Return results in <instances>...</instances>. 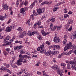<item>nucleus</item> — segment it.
Segmentation results:
<instances>
[{"instance_id":"nucleus-62","label":"nucleus","mask_w":76,"mask_h":76,"mask_svg":"<svg viewBox=\"0 0 76 76\" xmlns=\"http://www.w3.org/2000/svg\"><path fill=\"white\" fill-rule=\"evenodd\" d=\"M42 73H43V75L44 76H45V74H46V73H45V71H43L42 72Z\"/></svg>"},{"instance_id":"nucleus-58","label":"nucleus","mask_w":76,"mask_h":76,"mask_svg":"<svg viewBox=\"0 0 76 76\" xmlns=\"http://www.w3.org/2000/svg\"><path fill=\"white\" fill-rule=\"evenodd\" d=\"M72 30V27H70L68 30V31H67V32H68V31H71Z\"/></svg>"},{"instance_id":"nucleus-27","label":"nucleus","mask_w":76,"mask_h":76,"mask_svg":"<svg viewBox=\"0 0 76 76\" xmlns=\"http://www.w3.org/2000/svg\"><path fill=\"white\" fill-rule=\"evenodd\" d=\"M9 8V6L7 5V6L3 8V10H8Z\"/></svg>"},{"instance_id":"nucleus-60","label":"nucleus","mask_w":76,"mask_h":76,"mask_svg":"<svg viewBox=\"0 0 76 76\" xmlns=\"http://www.w3.org/2000/svg\"><path fill=\"white\" fill-rule=\"evenodd\" d=\"M12 22V19H10L7 22V24H9V23H10Z\"/></svg>"},{"instance_id":"nucleus-25","label":"nucleus","mask_w":76,"mask_h":76,"mask_svg":"<svg viewBox=\"0 0 76 76\" xmlns=\"http://www.w3.org/2000/svg\"><path fill=\"white\" fill-rule=\"evenodd\" d=\"M62 28V26H57L56 30L57 31H60V29L61 28Z\"/></svg>"},{"instance_id":"nucleus-13","label":"nucleus","mask_w":76,"mask_h":76,"mask_svg":"<svg viewBox=\"0 0 76 76\" xmlns=\"http://www.w3.org/2000/svg\"><path fill=\"white\" fill-rule=\"evenodd\" d=\"M51 3H52V1L48 2V1H45L41 4V5L42 6L44 4H51Z\"/></svg>"},{"instance_id":"nucleus-47","label":"nucleus","mask_w":76,"mask_h":76,"mask_svg":"<svg viewBox=\"0 0 76 76\" xmlns=\"http://www.w3.org/2000/svg\"><path fill=\"white\" fill-rule=\"evenodd\" d=\"M7 6H8L7 4H2V7L3 8H4V7H5Z\"/></svg>"},{"instance_id":"nucleus-64","label":"nucleus","mask_w":76,"mask_h":76,"mask_svg":"<svg viewBox=\"0 0 76 76\" xmlns=\"http://www.w3.org/2000/svg\"><path fill=\"white\" fill-rule=\"evenodd\" d=\"M14 40H15L14 39H13L12 38L10 40V42H13L14 41Z\"/></svg>"},{"instance_id":"nucleus-24","label":"nucleus","mask_w":76,"mask_h":76,"mask_svg":"<svg viewBox=\"0 0 76 76\" xmlns=\"http://www.w3.org/2000/svg\"><path fill=\"white\" fill-rule=\"evenodd\" d=\"M35 4L34 3H32L31 5L29 7V8L31 9H32L34 6H35Z\"/></svg>"},{"instance_id":"nucleus-17","label":"nucleus","mask_w":76,"mask_h":76,"mask_svg":"<svg viewBox=\"0 0 76 76\" xmlns=\"http://www.w3.org/2000/svg\"><path fill=\"white\" fill-rule=\"evenodd\" d=\"M28 1L27 0L25 1V2H22L21 4V5H24V6H28Z\"/></svg>"},{"instance_id":"nucleus-38","label":"nucleus","mask_w":76,"mask_h":76,"mask_svg":"<svg viewBox=\"0 0 76 76\" xmlns=\"http://www.w3.org/2000/svg\"><path fill=\"white\" fill-rule=\"evenodd\" d=\"M71 50H70L68 52L66 53V54H67V55H69L70 54H71V53H72V52L74 53V52H73V51H72Z\"/></svg>"},{"instance_id":"nucleus-59","label":"nucleus","mask_w":76,"mask_h":76,"mask_svg":"<svg viewBox=\"0 0 76 76\" xmlns=\"http://www.w3.org/2000/svg\"><path fill=\"white\" fill-rule=\"evenodd\" d=\"M61 66H63V67H66V64H61Z\"/></svg>"},{"instance_id":"nucleus-33","label":"nucleus","mask_w":76,"mask_h":76,"mask_svg":"<svg viewBox=\"0 0 76 76\" xmlns=\"http://www.w3.org/2000/svg\"><path fill=\"white\" fill-rule=\"evenodd\" d=\"M10 26V27L12 29H13L16 26V25L14 24H11Z\"/></svg>"},{"instance_id":"nucleus-41","label":"nucleus","mask_w":76,"mask_h":76,"mask_svg":"<svg viewBox=\"0 0 76 76\" xmlns=\"http://www.w3.org/2000/svg\"><path fill=\"white\" fill-rule=\"evenodd\" d=\"M45 44L48 45V46H50V44H51V43L49 42V41H46L45 42Z\"/></svg>"},{"instance_id":"nucleus-21","label":"nucleus","mask_w":76,"mask_h":76,"mask_svg":"<svg viewBox=\"0 0 76 76\" xmlns=\"http://www.w3.org/2000/svg\"><path fill=\"white\" fill-rule=\"evenodd\" d=\"M19 36L20 38H23V34L22 33V31H20L19 32Z\"/></svg>"},{"instance_id":"nucleus-16","label":"nucleus","mask_w":76,"mask_h":76,"mask_svg":"<svg viewBox=\"0 0 76 76\" xmlns=\"http://www.w3.org/2000/svg\"><path fill=\"white\" fill-rule=\"evenodd\" d=\"M11 31H12V28L10 26L9 27V26H8L6 28V29L5 30V31H6L8 32H10Z\"/></svg>"},{"instance_id":"nucleus-35","label":"nucleus","mask_w":76,"mask_h":76,"mask_svg":"<svg viewBox=\"0 0 76 76\" xmlns=\"http://www.w3.org/2000/svg\"><path fill=\"white\" fill-rule=\"evenodd\" d=\"M65 2L64 1H63L61 2H59L57 4V6H59L60 4H64V3H65Z\"/></svg>"},{"instance_id":"nucleus-1","label":"nucleus","mask_w":76,"mask_h":76,"mask_svg":"<svg viewBox=\"0 0 76 76\" xmlns=\"http://www.w3.org/2000/svg\"><path fill=\"white\" fill-rule=\"evenodd\" d=\"M44 12V10L43 9L39 8L37 12H35L34 11L33 12V14L30 16V18L32 20H34V16H37V15H40L41 13H43Z\"/></svg>"},{"instance_id":"nucleus-29","label":"nucleus","mask_w":76,"mask_h":76,"mask_svg":"<svg viewBox=\"0 0 76 76\" xmlns=\"http://www.w3.org/2000/svg\"><path fill=\"white\" fill-rule=\"evenodd\" d=\"M59 52L58 51H52V55H54L55 54H58Z\"/></svg>"},{"instance_id":"nucleus-14","label":"nucleus","mask_w":76,"mask_h":76,"mask_svg":"<svg viewBox=\"0 0 76 76\" xmlns=\"http://www.w3.org/2000/svg\"><path fill=\"white\" fill-rule=\"evenodd\" d=\"M15 59H16V56L12 57V59L10 61V64L11 66L13 65V61L15 60Z\"/></svg>"},{"instance_id":"nucleus-12","label":"nucleus","mask_w":76,"mask_h":76,"mask_svg":"<svg viewBox=\"0 0 76 76\" xmlns=\"http://www.w3.org/2000/svg\"><path fill=\"white\" fill-rule=\"evenodd\" d=\"M41 32L42 35H43L44 36H45V35H48L49 34H50V33H51V32L50 31L45 32L44 31V30H42L41 31Z\"/></svg>"},{"instance_id":"nucleus-39","label":"nucleus","mask_w":76,"mask_h":76,"mask_svg":"<svg viewBox=\"0 0 76 76\" xmlns=\"http://www.w3.org/2000/svg\"><path fill=\"white\" fill-rule=\"evenodd\" d=\"M3 64L4 66H5V67H9V66H10V65L8 64L4 63Z\"/></svg>"},{"instance_id":"nucleus-31","label":"nucleus","mask_w":76,"mask_h":76,"mask_svg":"<svg viewBox=\"0 0 76 76\" xmlns=\"http://www.w3.org/2000/svg\"><path fill=\"white\" fill-rule=\"evenodd\" d=\"M24 56V57L25 58L27 59V58H31V56H27L26 55H25Z\"/></svg>"},{"instance_id":"nucleus-2","label":"nucleus","mask_w":76,"mask_h":76,"mask_svg":"<svg viewBox=\"0 0 76 76\" xmlns=\"http://www.w3.org/2000/svg\"><path fill=\"white\" fill-rule=\"evenodd\" d=\"M44 44H42L37 49V51H40V53H45V54H47L48 56H49L48 53L46 52L45 49L44 48Z\"/></svg>"},{"instance_id":"nucleus-32","label":"nucleus","mask_w":76,"mask_h":76,"mask_svg":"<svg viewBox=\"0 0 76 76\" xmlns=\"http://www.w3.org/2000/svg\"><path fill=\"white\" fill-rule=\"evenodd\" d=\"M7 69H6V68L4 67V68H0V70H2V71H6L7 70Z\"/></svg>"},{"instance_id":"nucleus-57","label":"nucleus","mask_w":76,"mask_h":76,"mask_svg":"<svg viewBox=\"0 0 76 76\" xmlns=\"http://www.w3.org/2000/svg\"><path fill=\"white\" fill-rule=\"evenodd\" d=\"M54 45H50L49 47V48H53L54 49Z\"/></svg>"},{"instance_id":"nucleus-23","label":"nucleus","mask_w":76,"mask_h":76,"mask_svg":"<svg viewBox=\"0 0 76 76\" xmlns=\"http://www.w3.org/2000/svg\"><path fill=\"white\" fill-rule=\"evenodd\" d=\"M12 44L11 42H7V43L3 44V46H6V45H10Z\"/></svg>"},{"instance_id":"nucleus-26","label":"nucleus","mask_w":76,"mask_h":76,"mask_svg":"<svg viewBox=\"0 0 76 76\" xmlns=\"http://www.w3.org/2000/svg\"><path fill=\"white\" fill-rule=\"evenodd\" d=\"M5 18V16H1L0 15V19L1 20H4V19Z\"/></svg>"},{"instance_id":"nucleus-20","label":"nucleus","mask_w":76,"mask_h":76,"mask_svg":"<svg viewBox=\"0 0 76 76\" xmlns=\"http://www.w3.org/2000/svg\"><path fill=\"white\" fill-rule=\"evenodd\" d=\"M56 20L55 17L54 16H52L50 19V21H51L52 22H54Z\"/></svg>"},{"instance_id":"nucleus-43","label":"nucleus","mask_w":76,"mask_h":76,"mask_svg":"<svg viewBox=\"0 0 76 76\" xmlns=\"http://www.w3.org/2000/svg\"><path fill=\"white\" fill-rule=\"evenodd\" d=\"M3 53L4 56H6L8 54V52H7L6 51H4L3 52Z\"/></svg>"},{"instance_id":"nucleus-18","label":"nucleus","mask_w":76,"mask_h":76,"mask_svg":"<svg viewBox=\"0 0 76 76\" xmlns=\"http://www.w3.org/2000/svg\"><path fill=\"white\" fill-rule=\"evenodd\" d=\"M74 33L75 34L73 35V36H72L71 37L72 40H73V39H75V38H76V31H74Z\"/></svg>"},{"instance_id":"nucleus-37","label":"nucleus","mask_w":76,"mask_h":76,"mask_svg":"<svg viewBox=\"0 0 76 76\" xmlns=\"http://www.w3.org/2000/svg\"><path fill=\"white\" fill-rule=\"evenodd\" d=\"M9 53L10 54H11V55H14L15 53H14V52L13 51H9Z\"/></svg>"},{"instance_id":"nucleus-55","label":"nucleus","mask_w":76,"mask_h":76,"mask_svg":"<svg viewBox=\"0 0 76 76\" xmlns=\"http://www.w3.org/2000/svg\"><path fill=\"white\" fill-rule=\"evenodd\" d=\"M69 15L68 14H64V18H67V17H69Z\"/></svg>"},{"instance_id":"nucleus-6","label":"nucleus","mask_w":76,"mask_h":76,"mask_svg":"<svg viewBox=\"0 0 76 76\" xmlns=\"http://www.w3.org/2000/svg\"><path fill=\"white\" fill-rule=\"evenodd\" d=\"M67 42V36L66 35H65L64 37V40L63 41V45H66V43Z\"/></svg>"},{"instance_id":"nucleus-54","label":"nucleus","mask_w":76,"mask_h":76,"mask_svg":"<svg viewBox=\"0 0 76 76\" xmlns=\"http://www.w3.org/2000/svg\"><path fill=\"white\" fill-rule=\"evenodd\" d=\"M6 71H7V72L8 73H10V74H11V73H12V72H11V71H10V70L8 69H7V70Z\"/></svg>"},{"instance_id":"nucleus-36","label":"nucleus","mask_w":76,"mask_h":76,"mask_svg":"<svg viewBox=\"0 0 76 76\" xmlns=\"http://www.w3.org/2000/svg\"><path fill=\"white\" fill-rule=\"evenodd\" d=\"M37 38L38 39H39L40 41H41V39H42V37H41V35H39L37 36Z\"/></svg>"},{"instance_id":"nucleus-45","label":"nucleus","mask_w":76,"mask_h":76,"mask_svg":"<svg viewBox=\"0 0 76 76\" xmlns=\"http://www.w3.org/2000/svg\"><path fill=\"white\" fill-rule=\"evenodd\" d=\"M46 16H46V15H45V14L43 15V16L41 18V20H43V19H44V18H46Z\"/></svg>"},{"instance_id":"nucleus-52","label":"nucleus","mask_w":76,"mask_h":76,"mask_svg":"<svg viewBox=\"0 0 76 76\" xmlns=\"http://www.w3.org/2000/svg\"><path fill=\"white\" fill-rule=\"evenodd\" d=\"M64 11H65L64 12V13H67V8H65V9H64Z\"/></svg>"},{"instance_id":"nucleus-19","label":"nucleus","mask_w":76,"mask_h":76,"mask_svg":"<svg viewBox=\"0 0 76 76\" xmlns=\"http://www.w3.org/2000/svg\"><path fill=\"white\" fill-rule=\"evenodd\" d=\"M57 29V26H55L54 27H52L49 28V29H51L52 31H54Z\"/></svg>"},{"instance_id":"nucleus-30","label":"nucleus","mask_w":76,"mask_h":76,"mask_svg":"<svg viewBox=\"0 0 76 76\" xmlns=\"http://www.w3.org/2000/svg\"><path fill=\"white\" fill-rule=\"evenodd\" d=\"M43 64L44 67L47 66H48V64L47 63V62L45 61L43 62Z\"/></svg>"},{"instance_id":"nucleus-49","label":"nucleus","mask_w":76,"mask_h":76,"mask_svg":"<svg viewBox=\"0 0 76 76\" xmlns=\"http://www.w3.org/2000/svg\"><path fill=\"white\" fill-rule=\"evenodd\" d=\"M73 1L71 2V5H73V4H75V3H76V2L74 0H72Z\"/></svg>"},{"instance_id":"nucleus-11","label":"nucleus","mask_w":76,"mask_h":76,"mask_svg":"<svg viewBox=\"0 0 76 76\" xmlns=\"http://www.w3.org/2000/svg\"><path fill=\"white\" fill-rule=\"evenodd\" d=\"M21 62H23V63H26V60L24 58L21 60V61H20L19 62V63H17V64L18 66H19V65H21L22 64V63Z\"/></svg>"},{"instance_id":"nucleus-51","label":"nucleus","mask_w":76,"mask_h":76,"mask_svg":"<svg viewBox=\"0 0 76 76\" xmlns=\"http://www.w3.org/2000/svg\"><path fill=\"white\" fill-rule=\"evenodd\" d=\"M57 8L56 7H54L53 9V12H55L56 11H57Z\"/></svg>"},{"instance_id":"nucleus-9","label":"nucleus","mask_w":76,"mask_h":76,"mask_svg":"<svg viewBox=\"0 0 76 76\" xmlns=\"http://www.w3.org/2000/svg\"><path fill=\"white\" fill-rule=\"evenodd\" d=\"M28 9V8L27 7H25L24 8H21L20 9V13H24V12H26Z\"/></svg>"},{"instance_id":"nucleus-22","label":"nucleus","mask_w":76,"mask_h":76,"mask_svg":"<svg viewBox=\"0 0 76 76\" xmlns=\"http://www.w3.org/2000/svg\"><path fill=\"white\" fill-rule=\"evenodd\" d=\"M70 25L69 24L67 23L65 25V28L66 29H68L70 28Z\"/></svg>"},{"instance_id":"nucleus-28","label":"nucleus","mask_w":76,"mask_h":76,"mask_svg":"<svg viewBox=\"0 0 76 76\" xmlns=\"http://www.w3.org/2000/svg\"><path fill=\"white\" fill-rule=\"evenodd\" d=\"M29 22H30V21L29 20L28 21L26 22V24L28 25L29 26H30V25H31V26H32L33 25V23H29Z\"/></svg>"},{"instance_id":"nucleus-5","label":"nucleus","mask_w":76,"mask_h":76,"mask_svg":"<svg viewBox=\"0 0 76 76\" xmlns=\"http://www.w3.org/2000/svg\"><path fill=\"white\" fill-rule=\"evenodd\" d=\"M53 41L54 42L56 43H58V42H61V40L59 39V38L57 37V34H55V37L54 38Z\"/></svg>"},{"instance_id":"nucleus-34","label":"nucleus","mask_w":76,"mask_h":76,"mask_svg":"<svg viewBox=\"0 0 76 76\" xmlns=\"http://www.w3.org/2000/svg\"><path fill=\"white\" fill-rule=\"evenodd\" d=\"M37 25L38 26H39V25H41V20H39V21H38Z\"/></svg>"},{"instance_id":"nucleus-63","label":"nucleus","mask_w":76,"mask_h":76,"mask_svg":"<svg viewBox=\"0 0 76 76\" xmlns=\"http://www.w3.org/2000/svg\"><path fill=\"white\" fill-rule=\"evenodd\" d=\"M62 56V54H61L59 55V56H58V58H61Z\"/></svg>"},{"instance_id":"nucleus-50","label":"nucleus","mask_w":76,"mask_h":76,"mask_svg":"<svg viewBox=\"0 0 76 76\" xmlns=\"http://www.w3.org/2000/svg\"><path fill=\"white\" fill-rule=\"evenodd\" d=\"M4 38V35L3 36L1 34L0 35V39H3Z\"/></svg>"},{"instance_id":"nucleus-10","label":"nucleus","mask_w":76,"mask_h":76,"mask_svg":"<svg viewBox=\"0 0 76 76\" xmlns=\"http://www.w3.org/2000/svg\"><path fill=\"white\" fill-rule=\"evenodd\" d=\"M34 34H38V32L37 31H34L33 32H31L28 33V35L30 36H32L34 35Z\"/></svg>"},{"instance_id":"nucleus-3","label":"nucleus","mask_w":76,"mask_h":76,"mask_svg":"<svg viewBox=\"0 0 76 76\" xmlns=\"http://www.w3.org/2000/svg\"><path fill=\"white\" fill-rule=\"evenodd\" d=\"M51 68L54 70H57V73L58 75H61L63 73V69L60 70V68L58 67H52Z\"/></svg>"},{"instance_id":"nucleus-61","label":"nucleus","mask_w":76,"mask_h":76,"mask_svg":"<svg viewBox=\"0 0 76 76\" xmlns=\"http://www.w3.org/2000/svg\"><path fill=\"white\" fill-rule=\"evenodd\" d=\"M25 69H22L21 70V72L22 73H23V72H25Z\"/></svg>"},{"instance_id":"nucleus-44","label":"nucleus","mask_w":76,"mask_h":76,"mask_svg":"<svg viewBox=\"0 0 76 76\" xmlns=\"http://www.w3.org/2000/svg\"><path fill=\"white\" fill-rule=\"evenodd\" d=\"M23 34L24 36H26L27 34H26V32L25 31H24L22 33Z\"/></svg>"},{"instance_id":"nucleus-56","label":"nucleus","mask_w":76,"mask_h":76,"mask_svg":"<svg viewBox=\"0 0 76 76\" xmlns=\"http://www.w3.org/2000/svg\"><path fill=\"white\" fill-rule=\"evenodd\" d=\"M25 53V50H21L20 52V54H23V53Z\"/></svg>"},{"instance_id":"nucleus-4","label":"nucleus","mask_w":76,"mask_h":76,"mask_svg":"<svg viewBox=\"0 0 76 76\" xmlns=\"http://www.w3.org/2000/svg\"><path fill=\"white\" fill-rule=\"evenodd\" d=\"M72 47V43L71 42H69L68 44L66 46L64 47V51H66V50H69V48H71Z\"/></svg>"},{"instance_id":"nucleus-42","label":"nucleus","mask_w":76,"mask_h":76,"mask_svg":"<svg viewBox=\"0 0 76 76\" xmlns=\"http://www.w3.org/2000/svg\"><path fill=\"white\" fill-rule=\"evenodd\" d=\"M19 0H17L16 3V5L17 7H18L19 6Z\"/></svg>"},{"instance_id":"nucleus-46","label":"nucleus","mask_w":76,"mask_h":76,"mask_svg":"<svg viewBox=\"0 0 76 76\" xmlns=\"http://www.w3.org/2000/svg\"><path fill=\"white\" fill-rule=\"evenodd\" d=\"M48 53L49 55H51V54H52L53 51H51V50H48Z\"/></svg>"},{"instance_id":"nucleus-48","label":"nucleus","mask_w":76,"mask_h":76,"mask_svg":"<svg viewBox=\"0 0 76 76\" xmlns=\"http://www.w3.org/2000/svg\"><path fill=\"white\" fill-rule=\"evenodd\" d=\"M69 22L68 23V24H69V25H70V24H72V23H73V20H69Z\"/></svg>"},{"instance_id":"nucleus-8","label":"nucleus","mask_w":76,"mask_h":76,"mask_svg":"<svg viewBox=\"0 0 76 76\" xmlns=\"http://www.w3.org/2000/svg\"><path fill=\"white\" fill-rule=\"evenodd\" d=\"M19 60L17 61V63H19V62L22 61V60L23 59H24V56L22 55V54H20L19 55Z\"/></svg>"},{"instance_id":"nucleus-15","label":"nucleus","mask_w":76,"mask_h":76,"mask_svg":"<svg viewBox=\"0 0 76 76\" xmlns=\"http://www.w3.org/2000/svg\"><path fill=\"white\" fill-rule=\"evenodd\" d=\"M11 39V37L10 36H7L5 39H4V42L5 43H7L8 41H7V40H9V39Z\"/></svg>"},{"instance_id":"nucleus-40","label":"nucleus","mask_w":76,"mask_h":76,"mask_svg":"<svg viewBox=\"0 0 76 76\" xmlns=\"http://www.w3.org/2000/svg\"><path fill=\"white\" fill-rule=\"evenodd\" d=\"M17 30L19 31H22V28L21 27H19L18 28Z\"/></svg>"},{"instance_id":"nucleus-53","label":"nucleus","mask_w":76,"mask_h":76,"mask_svg":"<svg viewBox=\"0 0 76 76\" xmlns=\"http://www.w3.org/2000/svg\"><path fill=\"white\" fill-rule=\"evenodd\" d=\"M5 51H7L8 52V53L9 52V51H10V48H7L5 49Z\"/></svg>"},{"instance_id":"nucleus-7","label":"nucleus","mask_w":76,"mask_h":76,"mask_svg":"<svg viewBox=\"0 0 76 76\" xmlns=\"http://www.w3.org/2000/svg\"><path fill=\"white\" fill-rule=\"evenodd\" d=\"M23 48V46L20 45V46H17L14 48V50L15 51H19L20 50H21L22 48Z\"/></svg>"}]
</instances>
